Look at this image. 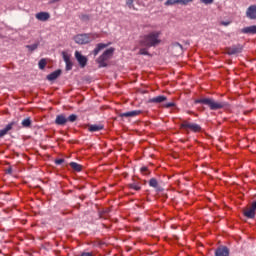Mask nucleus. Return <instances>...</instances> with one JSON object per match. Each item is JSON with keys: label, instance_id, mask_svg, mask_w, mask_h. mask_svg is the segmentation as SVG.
I'll return each instance as SVG.
<instances>
[{"label": "nucleus", "instance_id": "1", "mask_svg": "<svg viewBox=\"0 0 256 256\" xmlns=\"http://www.w3.org/2000/svg\"><path fill=\"white\" fill-rule=\"evenodd\" d=\"M140 47L150 49L160 45V31H152L149 34L140 36Z\"/></svg>", "mask_w": 256, "mask_h": 256}, {"label": "nucleus", "instance_id": "2", "mask_svg": "<svg viewBox=\"0 0 256 256\" xmlns=\"http://www.w3.org/2000/svg\"><path fill=\"white\" fill-rule=\"evenodd\" d=\"M194 104L206 105L207 107H209V110H212V111H217L225 107H228L227 102H218L212 98H200V99L194 100Z\"/></svg>", "mask_w": 256, "mask_h": 256}, {"label": "nucleus", "instance_id": "3", "mask_svg": "<svg viewBox=\"0 0 256 256\" xmlns=\"http://www.w3.org/2000/svg\"><path fill=\"white\" fill-rule=\"evenodd\" d=\"M94 39H97V34L84 33V34L75 35L74 41H75V44L86 45V44L92 43Z\"/></svg>", "mask_w": 256, "mask_h": 256}, {"label": "nucleus", "instance_id": "4", "mask_svg": "<svg viewBox=\"0 0 256 256\" xmlns=\"http://www.w3.org/2000/svg\"><path fill=\"white\" fill-rule=\"evenodd\" d=\"M113 54L114 48H109L103 51V53L98 56V60H96V63H98V68H106V61H109V59H111V55Z\"/></svg>", "mask_w": 256, "mask_h": 256}, {"label": "nucleus", "instance_id": "5", "mask_svg": "<svg viewBox=\"0 0 256 256\" xmlns=\"http://www.w3.org/2000/svg\"><path fill=\"white\" fill-rule=\"evenodd\" d=\"M180 129L185 130L186 132H192V133H200L201 128L200 125L183 121V123H180Z\"/></svg>", "mask_w": 256, "mask_h": 256}, {"label": "nucleus", "instance_id": "6", "mask_svg": "<svg viewBox=\"0 0 256 256\" xmlns=\"http://www.w3.org/2000/svg\"><path fill=\"white\" fill-rule=\"evenodd\" d=\"M158 1H163V0H158ZM191 2H194V0H166V2L163 3V5H165L166 7L174 6V5L187 6Z\"/></svg>", "mask_w": 256, "mask_h": 256}, {"label": "nucleus", "instance_id": "7", "mask_svg": "<svg viewBox=\"0 0 256 256\" xmlns=\"http://www.w3.org/2000/svg\"><path fill=\"white\" fill-rule=\"evenodd\" d=\"M256 213V200L251 202V206L243 210V216L248 219H254V215Z\"/></svg>", "mask_w": 256, "mask_h": 256}, {"label": "nucleus", "instance_id": "8", "mask_svg": "<svg viewBox=\"0 0 256 256\" xmlns=\"http://www.w3.org/2000/svg\"><path fill=\"white\" fill-rule=\"evenodd\" d=\"M243 53V45L236 44L226 48V55L232 56Z\"/></svg>", "mask_w": 256, "mask_h": 256}, {"label": "nucleus", "instance_id": "9", "mask_svg": "<svg viewBox=\"0 0 256 256\" xmlns=\"http://www.w3.org/2000/svg\"><path fill=\"white\" fill-rule=\"evenodd\" d=\"M246 18H249V20H256V5H251L246 9Z\"/></svg>", "mask_w": 256, "mask_h": 256}, {"label": "nucleus", "instance_id": "10", "mask_svg": "<svg viewBox=\"0 0 256 256\" xmlns=\"http://www.w3.org/2000/svg\"><path fill=\"white\" fill-rule=\"evenodd\" d=\"M75 60L78 61V65L81 66V68L86 67V56H83L78 51H75Z\"/></svg>", "mask_w": 256, "mask_h": 256}, {"label": "nucleus", "instance_id": "11", "mask_svg": "<svg viewBox=\"0 0 256 256\" xmlns=\"http://www.w3.org/2000/svg\"><path fill=\"white\" fill-rule=\"evenodd\" d=\"M15 125H17V122L15 121L9 122V124H7V126H5L4 129L0 130V138H2L3 136H6V134H8L9 131L12 130V127H15Z\"/></svg>", "mask_w": 256, "mask_h": 256}, {"label": "nucleus", "instance_id": "12", "mask_svg": "<svg viewBox=\"0 0 256 256\" xmlns=\"http://www.w3.org/2000/svg\"><path fill=\"white\" fill-rule=\"evenodd\" d=\"M141 113L140 110H135V111H129V112H123L119 114L120 118H132V117H137Z\"/></svg>", "mask_w": 256, "mask_h": 256}, {"label": "nucleus", "instance_id": "13", "mask_svg": "<svg viewBox=\"0 0 256 256\" xmlns=\"http://www.w3.org/2000/svg\"><path fill=\"white\" fill-rule=\"evenodd\" d=\"M240 33L246 35H256V25H251L249 27H244L243 29H240Z\"/></svg>", "mask_w": 256, "mask_h": 256}, {"label": "nucleus", "instance_id": "14", "mask_svg": "<svg viewBox=\"0 0 256 256\" xmlns=\"http://www.w3.org/2000/svg\"><path fill=\"white\" fill-rule=\"evenodd\" d=\"M66 122H69V119H66V116L63 114L55 116V125L64 126Z\"/></svg>", "mask_w": 256, "mask_h": 256}, {"label": "nucleus", "instance_id": "15", "mask_svg": "<svg viewBox=\"0 0 256 256\" xmlns=\"http://www.w3.org/2000/svg\"><path fill=\"white\" fill-rule=\"evenodd\" d=\"M62 57H64V63L66 64V71L72 70V60L69 59V54L66 52L61 53Z\"/></svg>", "mask_w": 256, "mask_h": 256}, {"label": "nucleus", "instance_id": "16", "mask_svg": "<svg viewBox=\"0 0 256 256\" xmlns=\"http://www.w3.org/2000/svg\"><path fill=\"white\" fill-rule=\"evenodd\" d=\"M214 256H228V248L220 246L217 250H214Z\"/></svg>", "mask_w": 256, "mask_h": 256}, {"label": "nucleus", "instance_id": "17", "mask_svg": "<svg viewBox=\"0 0 256 256\" xmlns=\"http://www.w3.org/2000/svg\"><path fill=\"white\" fill-rule=\"evenodd\" d=\"M106 47H109V44L100 43L95 45V50H92V56H97V54H99L100 51H103V49H106Z\"/></svg>", "mask_w": 256, "mask_h": 256}, {"label": "nucleus", "instance_id": "18", "mask_svg": "<svg viewBox=\"0 0 256 256\" xmlns=\"http://www.w3.org/2000/svg\"><path fill=\"white\" fill-rule=\"evenodd\" d=\"M35 19L41 22H46L49 20V13L39 12L38 14H35Z\"/></svg>", "mask_w": 256, "mask_h": 256}, {"label": "nucleus", "instance_id": "19", "mask_svg": "<svg viewBox=\"0 0 256 256\" xmlns=\"http://www.w3.org/2000/svg\"><path fill=\"white\" fill-rule=\"evenodd\" d=\"M57 77H60V70H55L54 72L49 73V75H46V81H55Z\"/></svg>", "mask_w": 256, "mask_h": 256}, {"label": "nucleus", "instance_id": "20", "mask_svg": "<svg viewBox=\"0 0 256 256\" xmlns=\"http://www.w3.org/2000/svg\"><path fill=\"white\" fill-rule=\"evenodd\" d=\"M163 102H166V96H157L149 99V103H152V104H160Z\"/></svg>", "mask_w": 256, "mask_h": 256}, {"label": "nucleus", "instance_id": "21", "mask_svg": "<svg viewBox=\"0 0 256 256\" xmlns=\"http://www.w3.org/2000/svg\"><path fill=\"white\" fill-rule=\"evenodd\" d=\"M149 187L155 188V191H163V188H160V185L157 184V179H149Z\"/></svg>", "mask_w": 256, "mask_h": 256}, {"label": "nucleus", "instance_id": "22", "mask_svg": "<svg viewBox=\"0 0 256 256\" xmlns=\"http://www.w3.org/2000/svg\"><path fill=\"white\" fill-rule=\"evenodd\" d=\"M88 130H89V133H95V132H98V131L103 130V125H101V124H98V125H95V124L89 125Z\"/></svg>", "mask_w": 256, "mask_h": 256}, {"label": "nucleus", "instance_id": "23", "mask_svg": "<svg viewBox=\"0 0 256 256\" xmlns=\"http://www.w3.org/2000/svg\"><path fill=\"white\" fill-rule=\"evenodd\" d=\"M172 51H177V54L183 53V45H180V43H173L172 44Z\"/></svg>", "mask_w": 256, "mask_h": 256}, {"label": "nucleus", "instance_id": "24", "mask_svg": "<svg viewBox=\"0 0 256 256\" xmlns=\"http://www.w3.org/2000/svg\"><path fill=\"white\" fill-rule=\"evenodd\" d=\"M69 167H71L72 171H75V172H80L83 169V166H81L80 164H77L75 162L69 163Z\"/></svg>", "mask_w": 256, "mask_h": 256}, {"label": "nucleus", "instance_id": "25", "mask_svg": "<svg viewBox=\"0 0 256 256\" xmlns=\"http://www.w3.org/2000/svg\"><path fill=\"white\" fill-rule=\"evenodd\" d=\"M30 126H32V120H30L29 118H25L21 121V127L29 128Z\"/></svg>", "mask_w": 256, "mask_h": 256}, {"label": "nucleus", "instance_id": "26", "mask_svg": "<svg viewBox=\"0 0 256 256\" xmlns=\"http://www.w3.org/2000/svg\"><path fill=\"white\" fill-rule=\"evenodd\" d=\"M129 189L134 191H140V183H130Z\"/></svg>", "mask_w": 256, "mask_h": 256}, {"label": "nucleus", "instance_id": "27", "mask_svg": "<svg viewBox=\"0 0 256 256\" xmlns=\"http://www.w3.org/2000/svg\"><path fill=\"white\" fill-rule=\"evenodd\" d=\"M147 50H149V48H146V47L140 48L138 54L142 56H149V51Z\"/></svg>", "mask_w": 256, "mask_h": 256}, {"label": "nucleus", "instance_id": "28", "mask_svg": "<svg viewBox=\"0 0 256 256\" xmlns=\"http://www.w3.org/2000/svg\"><path fill=\"white\" fill-rule=\"evenodd\" d=\"M46 68V59H41L38 61V69L43 70Z\"/></svg>", "mask_w": 256, "mask_h": 256}, {"label": "nucleus", "instance_id": "29", "mask_svg": "<svg viewBox=\"0 0 256 256\" xmlns=\"http://www.w3.org/2000/svg\"><path fill=\"white\" fill-rule=\"evenodd\" d=\"M66 120H69V123H75L77 121V115L71 114L69 117H66Z\"/></svg>", "mask_w": 256, "mask_h": 256}, {"label": "nucleus", "instance_id": "30", "mask_svg": "<svg viewBox=\"0 0 256 256\" xmlns=\"http://www.w3.org/2000/svg\"><path fill=\"white\" fill-rule=\"evenodd\" d=\"M126 7H129V9L134 10V0H126Z\"/></svg>", "mask_w": 256, "mask_h": 256}, {"label": "nucleus", "instance_id": "31", "mask_svg": "<svg viewBox=\"0 0 256 256\" xmlns=\"http://www.w3.org/2000/svg\"><path fill=\"white\" fill-rule=\"evenodd\" d=\"M36 49H37V44L26 45V50H29V52L35 51Z\"/></svg>", "mask_w": 256, "mask_h": 256}, {"label": "nucleus", "instance_id": "32", "mask_svg": "<svg viewBox=\"0 0 256 256\" xmlns=\"http://www.w3.org/2000/svg\"><path fill=\"white\" fill-rule=\"evenodd\" d=\"M140 174L149 175V168L140 167Z\"/></svg>", "mask_w": 256, "mask_h": 256}, {"label": "nucleus", "instance_id": "33", "mask_svg": "<svg viewBox=\"0 0 256 256\" xmlns=\"http://www.w3.org/2000/svg\"><path fill=\"white\" fill-rule=\"evenodd\" d=\"M200 3L203 5H211L214 3V0H200Z\"/></svg>", "mask_w": 256, "mask_h": 256}, {"label": "nucleus", "instance_id": "34", "mask_svg": "<svg viewBox=\"0 0 256 256\" xmlns=\"http://www.w3.org/2000/svg\"><path fill=\"white\" fill-rule=\"evenodd\" d=\"M171 107H174V102H169V103H166L165 105H163V108H171Z\"/></svg>", "mask_w": 256, "mask_h": 256}, {"label": "nucleus", "instance_id": "35", "mask_svg": "<svg viewBox=\"0 0 256 256\" xmlns=\"http://www.w3.org/2000/svg\"><path fill=\"white\" fill-rule=\"evenodd\" d=\"M81 21H89V15H86V14L81 15Z\"/></svg>", "mask_w": 256, "mask_h": 256}, {"label": "nucleus", "instance_id": "36", "mask_svg": "<svg viewBox=\"0 0 256 256\" xmlns=\"http://www.w3.org/2000/svg\"><path fill=\"white\" fill-rule=\"evenodd\" d=\"M63 164V159H57L55 160V165Z\"/></svg>", "mask_w": 256, "mask_h": 256}, {"label": "nucleus", "instance_id": "37", "mask_svg": "<svg viewBox=\"0 0 256 256\" xmlns=\"http://www.w3.org/2000/svg\"><path fill=\"white\" fill-rule=\"evenodd\" d=\"M81 256H92L91 252H83L81 253Z\"/></svg>", "mask_w": 256, "mask_h": 256}, {"label": "nucleus", "instance_id": "38", "mask_svg": "<svg viewBox=\"0 0 256 256\" xmlns=\"http://www.w3.org/2000/svg\"><path fill=\"white\" fill-rule=\"evenodd\" d=\"M60 0H49V4H55L57 2H59Z\"/></svg>", "mask_w": 256, "mask_h": 256}, {"label": "nucleus", "instance_id": "39", "mask_svg": "<svg viewBox=\"0 0 256 256\" xmlns=\"http://www.w3.org/2000/svg\"><path fill=\"white\" fill-rule=\"evenodd\" d=\"M220 25H223V26H228V22H220Z\"/></svg>", "mask_w": 256, "mask_h": 256}, {"label": "nucleus", "instance_id": "40", "mask_svg": "<svg viewBox=\"0 0 256 256\" xmlns=\"http://www.w3.org/2000/svg\"><path fill=\"white\" fill-rule=\"evenodd\" d=\"M7 174H12V168L7 169Z\"/></svg>", "mask_w": 256, "mask_h": 256}]
</instances>
